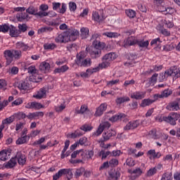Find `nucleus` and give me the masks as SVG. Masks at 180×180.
<instances>
[{
	"mask_svg": "<svg viewBox=\"0 0 180 180\" xmlns=\"http://www.w3.org/2000/svg\"><path fill=\"white\" fill-rule=\"evenodd\" d=\"M117 58V55L115 53H109L105 54L102 58V63L98 64V65L96 68L87 69L86 71L87 72V75L91 77L94 72H98V71H101V70H103V68H108L110 65V63L114 61Z\"/></svg>",
	"mask_w": 180,
	"mask_h": 180,
	"instance_id": "obj_1",
	"label": "nucleus"
},
{
	"mask_svg": "<svg viewBox=\"0 0 180 180\" xmlns=\"http://www.w3.org/2000/svg\"><path fill=\"white\" fill-rule=\"evenodd\" d=\"M79 34V31L72 30L68 32H64L55 39L56 43H68V41H75L77 37Z\"/></svg>",
	"mask_w": 180,
	"mask_h": 180,
	"instance_id": "obj_2",
	"label": "nucleus"
},
{
	"mask_svg": "<svg viewBox=\"0 0 180 180\" xmlns=\"http://www.w3.org/2000/svg\"><path fill=\"white\" fill-rule=\"evenodd\" d=\"M91 40H93V46L98 51H93L91 53L92 58H98L101 56V50L105 49L106 44L103 42H101L99 40V35L98 34H94L92 35Z\"/></svg>",
	"mask_w": 180,
	"mask_h": 180,
	"instance_id": "obj_3",
	"label": "nucleus"
},
{
	"mask_svg": "<svg viewBox=\"0 0 180 180\" xmlns=\"http://www.w3.org/2000/svg\"><path fill=\"white\" fill-rule=\"evenodd\" d=\"M4 57L6 60V65H9L13 61V58L19 60L22 57V51L19 50H6L4 52Z\"/></svg>",
	"mask_w": 180,
	"mask_h": 180,
	"instance_id": "obj_4",
	"label": "nucleus"
},
{
	"mask_svg": "<svg viewBox=\"0 0 180 180\" xmlns=\"http://www.w3.org/2000/svg\"><path fill=\"white\" fill-rule=\"evenodd\" d=\"M86 54L85 52L82 51L79 52L77 55L76 63L77 65H80V67H89L91 65V58H85Z\"/></svg>",
	"mask_w": 180,
	"mask_h": 180,
	"instance_id": "obj_5",
	"label": "nucleus"
},
{
	"mask_svg": "<svg viewBox=\"0 0 180 180\" xmlns=\"http://www.w3.org/2000/svg\"><path fill=\"white\" fill-rule=\"evenodd\" d=\"M180 114L177 112H171L165 118V122L172 124V126H175L176 124V120L179 119Z\"/></svg>",
	"mask_w": 180,
	"mask_h": 180,
	"instance_id": "obj_6",
	"label": "nucleus"
},
{
	"mask_svg": "<svg viewBox=\"0 0 180 180\" xmlns=\"http://www.w3.org/2000/svg\"><path fill=\"white\" fill-rule=\"evenodd\" d=\"M52 8L53 11H56V12H58L59 13H65L67 11V4H65V3H63L61 5L60 3L54 1L52 3Z\"/></svg>",
	"mask_w": 180,
	"mask_h": 180,
	"instance_id": "obj_7",
	"label": "nucleus"
},
{
	"mask_svg": "<svg viewBox=\"0 0 180 180\" xmlns=\"http://www.w3.org/2000/svg\"><path fill=\"white\" fill-rule=\"evenodd\" d=\"M106 127H108V128L110 127V124H109V122H105L101 124L98 126L96 131L93 133V136H94L96 137L101 136L102 134V133H103V130H105V129H106Z\"/></svg>",
	"mask_w": 180,
	"mask_h": 180,
	"instance_id": "obj_8",
	"label": "nucleus"
},
{
	"mask_svg": "<svg viewBox=\"0 0 180 180\" xmlns=\"http://www.w3.org/2000/svg\"><path fill=\"white\" fill-rule=\"evenodd\" d=\"M106 127H108V128L110 127V124H109V122H105L101 124L98 126L96 131L93 133V136H94L96 137L101 136L102 134V133H103V130H105V129H106Z\"/></svg>",
	"mask_w": 180,
	"mask_h": 180,
	"instance_id": "obj_9",
	"label": "nucleus"
},
{
	"mask_svg": "<svg viewBox=\"0 0 180 180\" xmlns=\"http://www.w3.org/2000/svg\"><path fill=\"white\" fill-rule=\"evenodd\" d=\"M92 18L96 22H102V20H104L105 16L103 15V10H100L98 11H94L92 13Z\"/></svg>",
	"mask_w": 180,
	"mask_h": 180,
	"instance_id": "obj_10",
	"label": "nucleus"
},
{
	"mask_svg": "<svg viewBox=\"0 0 180 180\" xmlns=\"http://www.w3.org/2000/svg\"><path fill=\"white\" fill-rule=\"evenodd\" d=\"M137 39L134 37H129L127 39L124 41V47L127 49V47H130V46H134V44H137Z\"/></svg>",
	"mask_w": 180,
	"mask_h": 180,
	"instance_id": "obj_11",
	"label": "nucleus"
},
{
	"mask_svg": "<svg viewBox=\"0 0 180 180\" xmlns=\"http://www.w3.org/2000/svg\"><path fill=\"white\" fill-rule=\"evenodd\" d=\"M108 109L107 103H102L99 107L96 108V112L94 113V116L96 117H99L103 115V112Z\"/></svg>",
	"mask_w": 180,
	"mask_h": 180,
	"instance_id": "obj_12",
	"label": "nucleus"
},
{
	"mask_svg": "<svg viewBox=\"0 0 180 180\" xmlns=\"http://www.w3.org/2000/svg\"><path fill=\"white\" fill-rule=\"evenodd\" d=\"M46 94L47 90L45 88H42L33 95V98H35V99H43V98H46Z\"/></svg>",
	"mask_w": 180,
	"mask_h": 180,
	"instance_id": "obj_13",
	"label": "nucleus"
},
{
	"mask_svg": "<svg viewBox=\"0 0 180 180\" xmlns=\"http://www.w3.org/2000/svg\"><path fill=\"white\" fill-rule=\"evenodd\" d=\"M132 99H136V101H140L146 98V91H135L132 93L130 96Z\"/></svg>",
	"mask_w": 180,
	"mask_h": 180,
	"instance_id": "obj_14",
	"label": "nucleus"
},
{
	"mask_svg": "<svg viewBox=\"0 0 180 180\" xmlns=\"http://www.w3.org/2000/svg\"><path fill=\"white\" fill-rule=\"evenodd\" d=\"M139 125L140 122H139L138 120L129 122L128 124H126L125 127H124V130H134V129H136V127H139Z\"/></svg>",
	"mask_w": 180,
	"mask_h": 180,
	"instance_id": "obj_15",
	"label": "nucleus"
},
{
	"mask_svg": "<svg viewBox=\"0 0 180 180\" xmlns=\"http://www.w3.org/2000/svg\"><path fill=\"white\" fill-rule=\"evenodd\" d=\"M19 89L22 92V94H26L29 89H30V85L27 82V80L21 82L18 85Z\"/></svg>",
	"mask_w": 180,
	"mask_h": 180,
	"instance_id": "obj_16",
	"label": "nucleus"
},
{
	"mask_svg": "<svg viewBox=\"0 0 180 180\" xmlns=\"http://www.w3.org/2000/svg\"><path fill=\"white\" fill-rule=\"evenodd\" d=\"M86 154V153H85V151H84V150H82V149L75 150L71 154L70 160H74V158H77V157H78V156L82 158V160H85Z\"/></svg>",
	"mask_w": 180,
	"mask_h": 180,
	"instance_id": "obj_17",
	"label": "nucleus"
},
{
	"mask_svg": "<svg viewBox=\"0 0 180 180\" xmlns=\"http://www.w3.org/2000/svg\"><path fill=\"white\" fill-rule=\"evenodd\" d=\"M170 95H172V90L167 89L164 90L161 94H155L154 95V98L155 99H158V98H168Z\"/></svg>",
	"mask_w": 180,
	"mask_h": 180,
	"instance_id": "obj_18",
	"label": "nucleus"
},
{
	"mask_svg": "<svg viewBox=\"0 0 180 180\" xmlns=\"http://www.w3.org/2000/svg\"><path fill=\"white\" fill-rule=\"evenodd\" d=\"M50 63H47L46 61L41 62L39 65V70L41 71V72H44V74L49 72V71H50Z\"/></svg>",
	"mask_w": 180,
	"mask_h": 180,
	"instance_id": "obj_19",
	"label": "nucleus"
},
{
	"mask_svg": "<svg viewBox=\"0 0 180 180\" xmlns=\"http://www.w3.org/2000/svg\"><path fill=\"white\" fill-rule=\"evenodd\" d=\"M179 101L180 98L177 99V101L170 103L167 106V109L168 110H179Z\"/></svg>",
	"mask_w": 180,
	"mask_h": 180,
	"instance_id": "obj_20",
	"label": "nucleus"
},
{
	"mask_svg": "<svg viewBox=\"0 0 180 180\" xmlns=\"http://www.w3.org/2000/svg\"><path fill=\"white\" fill-rule=\"evenodd\" d=\"M16 158H13L8 162L4 164V168H6V169H11V168L16 167Z\"/></svg>",
	"mask_w": 180,
	"mask_h": 180,
	"instance_id": "obj_21",
	"label": "nucleus"
},
{
	"mask_svg": "<svg viewBox=\"0 0 180 180\" xmlns=\"http://www.w3.org/2000/svg\"><path fill=\"white\" fill-rule=\"evenodd\" d=\"M177 72H178V70H177V68L176 67H173V68H171L170 69L166 70L165 72V74L166 75V77L168 78V77H174V78H177L176 77V75H177Z\"/></svg>",
	"mask_w": 180,
	"mask_h": 180,
	"instance_id": "obj_22",
	"label": "nucleus"
},
{
	"mask_svg": "<svg viewBox=\"0 0 180 180\" xmlns=\"http://www.w3.org/2000/svg\"><path fill=\"white\" fill-rule=\"evenodd\" d=\"M10 36L11 37H18L20 34V31L18 30L15 27L10 25Z\"/></svg>",
	"mask_w": 180,
	"mask_h": 180,
	"instance_id": "obj_23",
	"label": "nucleus"
},
{
	"mask_svg": "<svg viewBox=\"0 0 180 180\" xmlns=\"http://www.w3.org/2000/svg\"><path fill=\"white\" fill-rule=\"evenodd\" d=\"M15 46L16 49L22 50V51H27V50H30V47L23 42H17Z\"/></svg>",
	"mask_w": 180,
	"mask_h": 180,
	"instance_id": "obj_24",
	"label": "nucleus"
},
{
	"mask_svg": "<svg viewBox=\"0 0 180 180\" xmlns=\"http://www.w3.org/2000/svg\"><path fill=\"white\" fill-rule=\"evenodd\" d=\"M70 70V68L67 65H64L61 67L57 68L54 70L55 74H64V72H67Z\"/></svg>",
	"mask_w": 180,
	"mask_h": 180,
	"instance_id": "obj_25",
	"label": "nucleus"
},
{
	"mask_svg": "<svg viewBox=\"0 0 180 180\" xmlns=\"http://www.w3.org/2000/svg\"><path fill=\"white\" fill-rule=\"evenodd\" d=\"M11 155V152L8 150H3L0 152V160L1 161H6Z\"/></svg>",
	"mask_w": 180,
	"mask_h": 180,
	"instance_id": "obj_26",
	"label": "nucleus"
},
{
	"mask_svg": "<svg viewBox=\"0 0 180 180\" xmlns=\"http://www.w3.org/2000/svg\"><path fill=\"white\" fill-rule=\"evenodd\" d=\"M141 174H143V170L140 168H136L131 172V179H136V178L141 176Z\"/></svg>",
	"mask_w": 180,
	"mask_h": 180,
	"instance_id": "obj_27",
	"label": "nucleus"
},
{
	"mask_svg": "<svg viewBox=\"0 0 180 180\" xmlns=\"http://www.w3.org/2000/svg\"><path fill=\"white\" fill-rule=\"evenodd\" d=\"M17 159L20 165H25L26 164V156L21 154L20 152L17 153Z\"/></svg>",
	"mask_w": 180,
	"mask_h": 180,
	"instance_id": "obj_28",
	"label": "nucleus"
},
{
	"mask_svg": "<svg viewBox=\"0 0 180 180\" xmlns=\"http://www.w3.org/2000/svg\"><path fill=\"white\" fill-rule=\"evenodd\" d=\"M80 36L82 39H88L89 37V29L88 27H82L80 29Z\"/></svg>",
	"mask_w": 180,
	"mask_h": 180,
	"instance_id": "obj_29",
	"label": "nucleus"
},
{
	"mask_svg": "<svg viewBox=\"0 0 180 180\" xmlns=\"http://www.w3.org/2000/svg\"><path fill=\"white\" fill-rule=\"evenodd\" d=\"M126 117V115L123 113H118L112 117L109 118L110 122H117V120H122V119H124Z\"/></svg>",
	"mask_w": 180,
	"mask_h": 180,
	"instance_id": "obj_30",
	"label": "nucleus"
},
{
	"mask_svg": "<svg viewBox=\"0 0 180 180\" xmlns=\"http://www.w3.org/2000/svg\"><path fill=\"white\" fill-rule=\"evenodd\" d=\"M13 122H15V115H13L3 120L1 126L5 127V125L11 124V123H13Z\"/></svg>",
	"mask_w": 180,
	"mask_h": 180,
	"instance_id": "obj_31",
	"label": "nucleus"
},
{
	"mask_svg": "<svg viewBox=\"0 0 180 180\" xmlns=\"http://www.w3.org/2000/svg\"><path fill=\"white\" fill-rule=\"evenodd\" d=\"M154 102H155V100H151L150 98L143 99L140 106H141V108H146V106H150V105L154 103Z\"/></svg>",
	"mask_w": 180,
	"mask_h": 180,
	"instance_id": "obj_32",
	"label": "nucleus"
},
{
	"mask_svg": "<svg viewBox=\"0 0 180 180\" xmlns=\"http://www.w3.org/2000/svg\"><path fill=\"white\" fill-rule=\"evenodd\" d=\"M112 136H115V131L109 130L103 134V139H104V141H108Z\"/></svg>",
	"mask_w": 180,
	"mask_h": 180,
	"instance_id": "obj_33",
	"label": "nucleus"
},
{
	"mask_svg": "<svg viewBox=\"0 0 180 180\" xmlns=\"http://www.w3.org/2000/svg\"><path fill=\"white\" fill-rule=\"evenodd\" d=\"M103 36H106L110 39H116V37H119L120 34H119L117 32H106L103 34Z\"/></svg>",
	"mask_w": 180,
	"mask_h": 180,
	"instance_id": "obj_34",
	"label": "nucleus"
},
{
	"mask_svg": "<svg viewBox=\"0 0 180 180\" xmlns=\"http://www.w3.org/2000/svg\"><path fill=\"white\" fill-rule=\"evenodd\" d=\"M27 141H29V136L25 135L22 137L18 138L15 143L20 146V144H25V143H27Z\"/></svg>",
	"mask_w": 180,
	"mask_h": 180,
	"instance_id": "obj_35",
	"label": "nucleus"
},
{
	"mask_svg": "<svg viewBox=\"0 0 180 180\" xmlns=\"http://www.w3.org/2000/svg\"><path fill=\"white\" fill-rule=\"evenodd\" d=\"M53 30V28L51 27H42L38 30V33H50Z\"/></svg>",
	"mask_w": 180,
	"mask_h": 180,
	"instance_id": "obj_36",
	"label": "nucleus"
},
{
	"mask_svg": "<svg viewBox=\"0 0 180 180\" xmlns=\"http://www.w3.org/2000/svg\"><path fill=\"white\" fill-rule=\"evenodd\" d=\"M17 18L20 22H23V20H29V15L27 13H21L17 15Z\"/></svg>",
	"mask_w": 180,
	"mask_h": 180,
	"instance_id": "obj_37",
	"label": "nucleus"
},
{
	"mask_svg": "<svg viewBox=\"0 0 180 180\" xmlns=\"http://www.w3.org/2000/svg\"><path fill=\"white\" fill-rule=\"evenodd\" d=\"M80 136H82V133L79 130L68 134V137H70V139H77V137H79Z\"/></svg>",
	"mask_w": 180,
	"mask_h": 180,
	"instance_id": "obj_38",
	"label": "nucleus"
},
{
	"mask_svg": "<svg viewBox=\"0 0 180 180\" xmlns=\"http://www.w3.org/2000/svg\"><path fill=\"white\" fill-rule=\"evenodd\" d=\"M129 101H130V98H129L128 96L120 97L116 99V103H117L118 105H121V103H124V102H129Z\"/></svg>",
	"mask_w": 180,
	"mask_h": 180,
	"instance_id": "obj_39",
	"label": "nucleus"
},
{
	"mask_svg": "<svg viewBox=\"0 0 180 180\" xmlns=\"http://www.w3.org/2000/svg\"><path fill=\"white\" fill-rule=\"evenodd\" d=\"M126 15L130 19H133L136 18V11L131 9H128L125 11Z\"/></svg>",
	"mask_w": 180,
	"mask_h": 180,
	"instance_id": "obj_40",
	"label": "nucleus"
},
{
	"mask_svg": "<svg viewBox=\"0 0 180 180\" xmlns=\"http://www.w3.org/2000/svg\"><path fill=\"white\" fill-rule=\"evenodd\" d=\"M28 72L29 74H32V75H36L39 74V70L36 69L35 66L32 65L28 68Z\"/></svg>",
	"mask_w": 180,
	"mask_h": 180,
	"instance_id": "obj_41",
	"label": "nucleus"
},
{
	"mask_svg": "<svg viewBox=\"0 0 180 180\" xmlns=\"http://www.w3.org/2000/svg\"><path fill=\"white\" fill-rule=\"evenodd\" d=\"M85 172V169L84 167H80L79 169H77L75 173V176L76 178H79Z\"/></svg>",
	"mask_w": 180,
	"mask_h": 180,
	"instance_id": "obj_42",
	"label": "nucleus"
},
{
	"mask_svg": "<svg viewBox=\"0 0 180 180\" xmlns=\"http://www.w3.org/2000/svg\"><path fill=\"white\" fill-rule=\"evenodd\" d=\"M161 180H172V173L165 172L162 174Z\"/></svg>",
	"mask_w": 180,
	"mask_h": 180,
	"instance_id": "obj_43",
	"label": "nucleus"
},
{
	"mask_svg": "<svg viewBox=\"0 0 180 180\" xmlns=\"http://www.w3.org/2000/svg\"><path fill=\"white\" fill-rule=\"evenodd\" d=\"M88 110V105H83L81 106L80 110H76L75 112L77 114H83L85 113Z\"/></svg>",
	"mask_w": 180,
	"mask_h": 180,
	"instance_id": "obj_44",
	"label": "nucleus"
},
{
	"mask_svg": "<svg viewBox=\"0 0 180 180\" xmlns=\"http://www.w3.org/2000/svg\"><path fill=\"white\" fill-rule=\"evenodd\" d=\"M14 118L18 119V120H22V119H26L27 116L26 114L24 112H18L13 115Z\"/></svg>",
	"mask_w": 180,
	"mask_h": 180,
	"instance_id": "obj_45",
	"label": "nucleus"
},
{
	"mask_svg": "<svg viewBox=\"0 0 180 180\" xmlns=\"http://www.w3.org/2000/svg\"><path fill=\"white\" fill-rule=\"evenodd\" d=\"M11 30V26L4 24L3 25H0V32H2L3 33H6Z\"/></svg>",
	"mask_w": 180,
	"mask_h": 180,
	"instance_id": "obj_46",
	"label": "nucleus"
},
{
	"mask_svg": "<svg viewBox=\"0 0 180 180\" xmlns=\"http://www.w3.org/2000/svg\"><path fill=\"white\" fill-rule=\"evenodd\" d=\"M27 13H29L30 15H34L36 16V13L37 12V8H35L33 6H30L26 10Z\"/></svg>",
	"mask_w": 180,
	"mask_h": 180,
	"instance_id": "obj_47",
	"label": "nucleus"
},
{
	"mask_svg": "<svg viewBox=\"0 0 180 180\" xmlns=\"http://www.w3.org/2000/svg\"><path fill=\"white\" fill-rule=\"evenodd\" d=\"M136 44H138V46H139V47H148L150 42L148 41H138L137 40Z\"/></svg>",
	"mask_w": 180,
	"mask_h": 180,
	"instance_id": "obj_48",
	"label": "nucleus"
},
{
	"mask_svg": "<svg viewBox=\"0 0 180 180\" xmlns=\"http://www.w3.org/2000/svg\"><path fill=\"white\" fill-rule=\"evenodd\" d=\"M65 108H66L65 103H63L60 105L56 106L55 110L58 112H63L64 109H65Z\"/></svg>",
	"mask_w": 180,
	"mask_h": 180,
	"instance_id": "obj_49",
	"label": "nucleus"
},
{
	"mask_svg": "<svg viewBox=\"0 0 180 180\" xmlns=\"http://www.w3.org/2000/svg\"><path fill=\"white\" fill-rule=\"evenodd\" d=\"M44 48L45 50H54V49L56 48V44H45L44 45Z\"/></svg>",
	"mask_w": 180,
	"mask_h": 180,
	"instance_id": "obj_50",
	"label": "nucleus"
},
{
	"mask_svg": "<svg viewBox=\"0 0 180 180\" xmlns=\"http://www.w3.org/2000/svg\"><path fill=\"white\" fill-rule=\"evenodd\" d=\"M44 108V105H43L40 103L37 102H33V109H35L36 110H39V109Z\"/></svg>",
	"mask_w": 180,
	"mask_h": 180,
	"instance_id": "obj_51",
	"label": "nucleus"
},
{
	"mask_svg": "<svg viewBox=\"0 0 180 180\" xmlns=\"http://www.w3.org/2000/svg\"><path fill=\"white\" fill-rule=\"evenodd\" d=\"M155 174H157V167H153L147 172V176H153Z\"/></svg>",
	"mask_w": 180,
	"mask_h": 180,
	"instance_id": "obj_52",
	"label": "nucleus"
},
{
	"mask_svg": "<svg viewBox=\"0 0 180 180\" xmlns=\"http://www.w3.org/2000/svg\"><path fill=\"white\" fill-rule=\"evenodd\" d=\"M69 9L71 12H75V11H77V4H75V2L70 1L69 3Z\"/></svg>",
	"mask_w": 180,
	"mask_h": 180,
	"instance_id": "obj_53",
	"label": "nucleus"
},
{
	"mask_svg": "<svg viewBox=\"0 0 180 180\" xmlns=\"http://www.w3.org/2000/svg\"><path fill=\"white\" fill-rule=\"evenodd\" d=\"M22 103H23V99L18 98L12 103V106H19V105H22Z\"/></svg>",
	"mask_w": 180,
	"mask_h": 180,
	"instance_id": "obj_54",
	"label": "nucleus"
},
{
	"mask_svg": "<svg viewBox=\"0 0 180 180\" xmlns=\"http://www.w3.org/2000/svg\"><path fill=\"white\" fill-rule=\"evenodd\" d=\"M166 116L159 115L155 117V120L159 123H162V122H165Z\"/></svg>",
	"mask_w": 180,
	"mask_h": 180,
	"instance_id": "obj_55",
	"label": "nucleus"
},
{
	"mask_svg": "<svg viewBox=\"0 0 180 180\" xmlns=\"http://www.w3.org/2000/svg\"><path fill=\"white\" fill-rule=\"evenodd\" d=\"M158 77V74L155 73L150 79V85H154L155 82H157V78Z\"/></svg>",
	"mask_w": 180,
	"mask_h": 180,
	"instance_id": "obj_56",
	"label": "nucleus"
},
{
	"mask_svg": "<svg viewBox=\"0 0 180 180\" xmlns=\"http://www.w3.org/2000/svg\"><path fill=\"white\" fill-rule=\"evenodd\" d=\"M134 64H136V61H134V59L131 58L129 59L125 63V67H133Z\"/></svg>",
	"mask_w": 180,
	"mask_h": 180,
	"instance_id": "obj_57",
	"label": "nucleus"
},
{
	"mask_svg": "<svg viewBox=\"0 0 180 180\" xmlns=\"http://www.w3.org/2000/svg\"><path fill=\"white\" fill-rule=\"evenodd\" d=\"M100 155H102V160H105L108 156L111 155L110 151L105 152V150H101L100 152Z\"/></svg>",
	"mask_w": 180,
	"mask_h": 180,
	"instance_id": "obj_58",
	"label": "nucleus"
},
{
	"mask_svg": "<svg viewBox=\"0 0 180 180\" xmlns=\"http://www.w3.org/2000/svg\"><path fill=\"white\" fill-rule=\"evenodd\" d=\"M93 127L89 124H84L81 127V129L83 130V131H91Z\"/></svg>",
	"mask_w": 180,
	"mask_h": 180,
	"instance_id": "obj_59",
	"label": "nucleus"
},
{
	"mask_svg": "<svg viewBox=\"0 0 180 180\" xmlns=\"http://www.w3.org/2000/svg\"><path fill=\"white\" fill-rule=\"evenodd\" d=\"M25 122H18L15 125V131H19V130H22L23 129V127L25 126Z\"/></svg>",
	"mask_w": 180,
	"mask_h": 180,
	"instance_id": "obj_60",
	"label": "nucleus"
},
{
	"mask_svg": "<svg viewBox=\"0 0 180 180\" xmlns=\"http://www.w3.org/2000/svg\"><path fill=\"white\" fill-rule=\"evenodd\" d=\"M73 174H72V170H71V169H68L67 172H66V178L68 180L72 179V176H73Z\"/></svg>",
	"mask_w": 180,
	"mask_h": 180,
	"instance_id": "obj_61",
	"label": "nucleus"
},
{
	"mask_svg": "<svg viewBox=\"0 0 180 180\" xmlns=\"http://www.w3.org/2000/svg\"><path fill=\"white\" fill-rule=\"evenodd\" d=\"M86 141H88V138L87 137H82L79 139V141L77 142L78 144H79L80 146H84V144H85L86 143Z\"/></svg>",
	"mask_w": 180,
	"mask_h": 180,
	"instance_id": "obj_62",
	"label": "nucleus"
},
{
	"mask_svg": "<svg viewBox=\"0 0 180 180\" xmlns=\"http://www.w3.org/2000/svg\"><path fill=\"white\" fill-rule=\"evenodd\" d=\"M111 155L112 157H119L122 155V151L120 150H112V152L111 153Z\"/></svg>",
	"mask_w": 180,
	"mask_h": 180,
	"instance_id": "obj_63",
	"label": "nucleus"
},
{
	"mask_svg": "<svg viewBox=\"0 0 180 180\" xmlns=\"http://www.w3.org/2000/svg\"><path fill=\"white\" fill-rule=\"evenodd\" d=\"M109 164L111 167H116L119 164L117 159H112L110 160Z\"/></svg>",
	"mask_w": 180,
	"mask_h": 180,
	"instance_id": "obj_64",
	"label": "nucleus"
}]
</instances>
